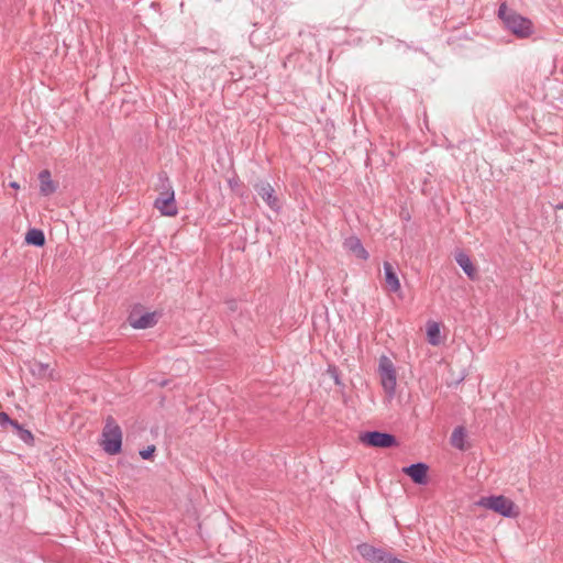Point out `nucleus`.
Returning a JSON list of instances; mask_svg holds the SVG:
<instances>
[{
  "mask_svg": "<svg viewBox=\"0 0 563 563\" xmlns=\"http://www.w3.org/2000/svg\"><path fill=\"white\" fill-rule=\"evenodd\" d=\"M10 187H12V188H15V189H16V188H19V184H18V183H15V181H12V183H10Z\"/></svg>",
  "mask_w": 563,
  "mask_h": 563,
  "instance_id": "obj_19",
  "label": "nucleus"
},
{
  "mask_svg": "<svg viewBox=\"0 0 563 563\" xmlns=\"http://www.w3.org/2000/svg\"><path fill=\"white\" fill-rule=\"evenodd\" d=\"M361 441L369 446L374 448H391L396 446L397 440L394 435L383 432H366L361 435Z\"/></svg>",
  "mask_w": 563,
  "mask_h": 563,
  "instance_id": "obj_6",
  "label": "nucleus"
},
{
  "mask_svg": "<svg viewBox=\"0 0 563 563\" xmlns=\"http://www.w3.org/2000/svg\"><path fill=\"white\" fill-rule=\"evenodd\" d=\"M404 472L417 484H424L427 481L428 466L422 463L413 464L404 468Z\"/></svg>",
  "mask_w": 563,
  "mask_h": 563,
  "instance_id": "obj_10",
  "label": "nucleus"
},
{
  "mask_svg": "<svg viewBox=\"0 0 563 563\" xmlns=\"http://www.w3.org/2000/svg\"><path fill=\"white\" fill-rule=\"evenodd\" d=\"M130 325L136 330L148 329L155 325V319H132Z\"/></svg>",
  "mask_w": 563,
  "mask_h": 563,
  "instance_id": "obj_17",
  "label": "nucleus"
},
{
  "mask_svg": "<svg viewBox=\"0 0 563 563\" xmlns=\"http://www.w3.org/2000/svg\"><path fill=\"white\" fill-rule=\"evenodd\" d=\"M476 506L507 518H517L520 515L519 506L504 495L483 496L476 501Z\"/></svg>",
  "mask_w": 563,
  "mask_h": 563,
  "instance_id": "obj_2",
  "label": "nucleus"
},
{
  "mask_svg": "<svg viewBox=\"0 0 563 563\" xmlns=\"http://www.w3.org/2000/svg\"><path fill=\"white\" fill-rule=\"evenodd\" d=\"M25 241L30 245L41 247L45 244L44 232L40 229H30L25 235Z\"/></svg>",
  "mask_w": 563,
  "mask_h": 563,
  "instance_id": "obj_14",
  "label": "nucleus"
},
{
  "mask_svg": "<svg viewBox=\"0 0 563 563\" xmlns=\"http://www.w3.org/2000/svg\"><path fill=\"white\" fill-rule=\"evenodd\" d=\"M122 445V431L120 426L112 417L106 419V424L102 430L101 446L109 454H117L120 452Z\"/></svg>",
  "mask_w": 563,
  "mask_h": 563,
  "instance_id": "obj_3",
  "label": "nucleus"
},
{
  "mask_svg": "<svg viewBox=\"0 0 563 563\" xmlns=\"http://www.w3.org/2000/svg\"><path fill=\"white\" fill-rule=\"evenodd\" d=\"M385 282L390 291L396 292L400 289V283L394 267L390 263H384Z\"/></svg>",
  "mask_w": 563,
  "mask_h": 563,
  "instance_id": "obj_13",
  "label": "nucleus"
},
{
  "mask_svg": "<svg viewBox=\"0 0 563 563\" xmlns=\"http://www.w3.org/2000/svg\"><path fill=\"white\" fill-rule=\"evenodd\" d=\"M498 16L503 20L505 27L519 38H527L533 33L532 22L508 10L506 3H501L498 9Z\"/></svg>",
  "mask_w": 563,
  "mask_h": 563,
  "instance_id": "obj_1",
  "label": "nucleus"
},
{
  "mask_svg": "<svg viewBox=\"0 0 563 563\" xmlns=\"http://www.w3.org/2000/svg\"><path fill=\"white\" fill-rule=\"evenodd\" d=\"M379 376L384 390L393 396L397 385L396 371L393 362L387 356L379 358Z\"/></svg>",
  "mask_w": 563,
  "mask_h": 563,
  "instance_id": "obj_4",
  "label": "nucleus"
},
{
  "mask_svg": "<svg viewBox=\"0 0 563 563\" xmlns=\"http://www.w3.org/2000/svg\"><path fill=\"white\" fill-rule=\"evenodd\" d=\"M129 317H158L156 311H150L144 306L136 303L133 306Z\"/></svg>",
  "mask_w": 563,
  "mask_h": 563,
  "instance_id": "obj_16",
  "label": "nucleus"
},
{
  "mask_svg": "<svg viewBox=\"0 0 563 563\" xmlns=\"http://www.w3.org/2000/svg\"><path fill=\"white\" fill-rule=\"evenodd\" d=\"M257 195L266 202V205L274 211H279L282 206L277 196L275 195V189L268 181H258L254 186Z\"/></svg>",
  "mask_w": 563,
  "mask_h": 563,
  "instance_id": "obj_7",
  "label": "nucleus"
},
{
  "mask_svg": "<svg viewBox=\"0 0 563 563\" xmlns=\"http://www.w3.org/2000/svg\"><path fill=\"white\" fill-rule=\"evenodd\" d=\"M40 191L43 196H49L56 191V185L52 179L51 173L47 169L38 174Z\"/></svg>",
  "mask_w": 563,
  "mask_h": 563,
  "instance_id": "obj_11",
  "label": "nucleus"
},
{
  "mask_svg": "<svg viewBox=\"0 0 563 563\" xmlns=\"http://www.w3.org/2000/svg\"><path fill=\"white\" fill-rule=\"evenodd\" d=\"M451 444L459 449V450H465V431L462 427L455 428L451 435Z\"/></svg>",
  "mask_w": 563,
  "mask_h": 563,
  "instance_id": "obj_15",
  "label": "nucleus"
},
{
  "mask_svg": "<svg viewBox=\"0 0 563 563\" xmlns=\"http://www.w3.org/2000/svg\"><path fill=\"white\" fill-rule=\"evenodd\" d=\"M229 185H230L231 187H233V186H235V183H233L232 180H230V181H229Z\"/></svg>",
  "mask_w": 563,
  "mask_h": 563,
  "instance_id": "obj_22",
  "label": "nucleus"
},
{
  "mask_svg": "<svg viewBox=\"0 0 563 563\" xmlns=\"http://www.w3.org/2000/svg\"><path fill=\"white\" fill-rule=\"evenodd\" d=\"M556 209H563V202L559 203V205L556 206Z\"/></svg>",
  "mask_w": 563,
  "mask_h": 563,
  "instance_id": "obj_20",
  "label": "nucleus"
},
{
  "mask_svg": "<svg viewBox=\"0 0 563 563\" xmlns=\"http://www.w3.org/2000/svg\"><path fill=\"white\" fill-rule=\"evenodd\" d=\"M4 417L7 418L5 413H2L1 420H4Z\"/></svg>",
  "mask_w": 563,
  "mask_h": 563,
  "instance_id": "obj_23",
  "label": "nucleus"
},
{
  "mask_svg": "<svg viewBox=\"0 0 563 563\" xmlns=\"http://www.w3.org/2000/svg\"><path fill=\"white\" fill-rule=\"evenodd\" d=\"M229 185H230L231 187H233V186H235V183H233L232 180H230V181H229Z\"/></svg>",
  "mask_w": 563,
  "mask_h": 563,
  "instance_id": "obj_21",
  "label": "nucleus"
},
{
  "mask_svg": "<svg viewBox=\"0 0 563 563\" xmlns=\"http://www.w3.org/2000/svg\"><path fill=\"white\" fill-rule=\"evenodd\" d=\"M154 207L159 210L163 216L174 217L178 209L175 202V192L169 187L154 200Z\"/></svg>",
  "mask_w": 563,
  "mask_h": 563,
  "instance_id": "obj_5",
  "label": "nucleus"
},
{
  "mask_svg": "<svg viewBox=\"0 0 563 563\" xmlns=\"http://www.w3.org/2000/svg\"><path fill=\"white\" fill-rule=\"evenodd\" d=\"M427 340L432 345H439L443 343L449 334L448 329L437 321H429L426 325Z\"/></svg>",
  "mask_w": 563,
  "mask_h": 563,
  "instance_id": "obj_8",
  "label": "nucleus"
},
{
  "mask_svg": "<svg viewBox=\"0 0 563 563\" xmlns=\"http://www.w3.org/2000/svg\"><path fill=\"white\" fill-rule=\"evenodd\" d=\"M4 417L7 418L5 413H2L1 420H4Z\"/></svg>",
  "mask_w": 563,
  "mask_h": 563,
  "instance_id": "obj_24",
  "label": "nucleus"
},
{
  "mask_svg": "<svg viewBox=\"0 0 563 563\" xmlns=\"http://www.w3.org/2000/svg\"><path fill=\"white\" fill-rule=\"evenodd\" d=\"M455 261L468 278H471V279L476 278V269H475L470 256L466 253H464V252L457 253L455 255Z\"/></svg>",
  "mask_w": 563,
  "mask_h": 563,
  "instance_id": "obj_12",
  "label": "nucleus"
},
{
  "mask_svg": "<svg viewBox=\"0 0 563 563\" xmlns=\"http://www.w3.org/2000/svg\"><path fill=\"white\" fill-rule=\"evenodd\" d=\"M344 247L353 253L357 258L366 261L369 257L368 252L364 249L357 236H350L344 241Z\"/></svg>",
  "mask_w": 563,
  "mask_h": 563,
  "instance_id": "obj_9",
  "label": "nucleus"
},
{
  "mask_svg": "<svg viewBox=\"0 0 563 563\" xmlns=\"http://www.w3.org/2000/svg\"><path fill=\"white\" fill-rule=\"evenodd\" d=\"M154 452H155V446L151 445V446H147L145 450L141 451L140 455L142 456V459L147 460V459L152 457Z\"/></svg>",
  "mask_w": 563,
  "mask_h": 563,
  "instance_id": "obj_18",
  "label": "nucleus"
}]
</instances>
